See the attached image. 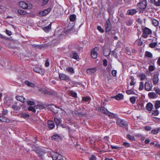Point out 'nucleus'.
Masks as SVG:
<instances>
[{
  "label": "nucleus",
  "instance_id": "f257e3e1",
  "mask_svg": "<svg viewBox=\"0 0 160 160\" xmlns=\"http://www.w3.org/2000/svg\"><path fill=\"white\" fill-rule=\"evenodd\" d=\"M116 123L120 127H124L128 129V123L127 122L121 119L118 118L116 121Z\"/></svg>",
  "mask_w": 160,
  "mask_h": 160
},
{
  "label": "nucleus",
  "instance_id": "f03ea898",
  "mask_svg": "<svg viewBox=\"0 0 160 160\" xmlns=\"http://www.w3.org/2000/svg\"><path fill=\"white\" fill-rule=\"evenodd\" d=\"M142 31L143 32L142 37L144 38H147L148 35L152 33V30L147 27L142 28Z\"/></svg>",
  "mask_w": 160,
  "mask_h": 160
},
{
  "label": "nucleus",
  "instance_id": "7ed1b4c3",
  "mask_svg": "<svg viewBox=\"0 0 160 160\" xmlns=\"http://www.w3.org/2000/svg\"><path fill=\"white\" fill-rule=\"evenodd\" d=\"M50 155L52 157L53 160H62V156L58 153L52 152L50 153Z\"/></svg>",
  "mask_w": 160,
  "mask_h": 160
},
{
  "label": "nucleus",
  "instance_id": "20e7f679",
  "mask_svg": "<svg viewBox=\"0 0 160 160\" xmlns=\"http://www.w3.org/2000/svg\"><path fill=\"white\" fill-rule=\"evenodd\" d=\"M19 5L20 7L23 9H29L32 8V5L31 4L23 1L19 2Z\"/></svg>",
  "mask_w": 160,
  "mask_h": 160
},
{
  "label": "nucleus",
  "instance_id": "39448f33",
  "mask_svg": "<svg viewBox=\"0 0 160 160\" xmlns=\"http://www.w3.org/2000/svg\"><path fill=\"white\" fill-rule=\"evenodd\" d=\"M59 77L62 80H64L66 82H69L70 81L69 77L64 73H59Z\"/></svg>",
  "mask_w": 160,
  "mask_h": 160
},
{
  "label": "nucleus",
  "instance_id": "423d86ee",
  "mask_svg": "<svg viewBox=\"0 0 160 160\" xmlns=\"http://www.w3.org/2000/svg\"><path fill=\"white\" fill-rule=\"evenodd\" d=\"M147 1L146 0H143L141 2L138 3L137 4V7L138 8L142 9H144L147 6Z\"/></svg>",
  "mask_w": 160,
  "mask_h": 160
},
{
  "label": "nucleus",
  "instance_id": "0eeeda50",
  "mask_svg": "<svg viewBox=\"0 0 160 160\" xmlns=\"http://www.w3.org/2000/svg\"><path fill=\"white\" fill-rule=\"evenodd\" d=\"M49 109L54 113L56 114L59 111L60 108L54 105H51L49 107Z\"/></svg>",
  "mask_w": 160,
  "mask_h": 160
},
{
  "label": "nucleus",
  "instance_id": "6e6552de",
  "mask_svg": "<svg viewBox=\"0 0 160 160\" xmlns=\"http://www.w3.org/2000/svg\"><path fill=\"white\" fill-rule=\"evenodd\" d=\"M98 47H96L91 51V56L93 58H96L98 56V54L97 52V50L98 49Z\"/></svg>",
  "mask_w": 160,
  "mask_h": 160
},
{
  "label": "nucleus",
  "instance_id": "1a4fd4ad",
  "mask_svg": "<svg viewBox=\"0 0 160 160\" xmlns=\"http://www.w3.org/2000/svg\"><path fill=\"white\" fill-rule=\"evenodd\" d=\"M110 18H109L108 20L106 21V23L105 24V27L106 29V32L109 33L110 31V21L109 20Z\"/></svg>",
  "mask_w": 160,
  "mask_h": 160
},
{
  "label": "nucleus",
  "instance_id": "9d476101",
  "mask_svg": "<svg viewBox=\"0 0 160 160\" xmlns=\"http://www.w3.org/2000/svg\"><path fill=\"white\" fill-rule=\"evenodd\" d=\"M152 80L153 84L154 85H156L159 80L158 75V74H154L153 76Z\"/></svg>",
  "mask_w": 160,
  "mask_h": 160
},
{
  "label": "nucleus",
  "instance_id": "9b49d317",
  "mask_svg": "<svg viewBox=\"0 0 160 160\" xmlns=\"http://www.w3.org/2000/svg\"><path fill=\"white\" fill-rule=\"evenodd\" d=\"M145 89L148 91H151L152 89V86L148 82H146L145 83Z\"/></svg>",
  "mask_w": 160,
  "mask_h": 160
},
{
  "label": "nucleus",
  "instance_id": "f8f14e48",
  "mask_svg": "<svg viewBox=\"0 0 160 160\" xmlns=\"http://www.w3.org/2000/svg\"><path fill=\"white\" fill-rule=\"evenodd\" d=\"M51 11V9L50 8H48V9L43 10L42 11L40 12V14L42 16H45L47 14Z\"/></svg>",
  "mask_w": 160,
  "mask_h": 160
},
{
  "label": "nucleus",
  "instance_id": "ddd939ff",
  "mask_svg": "<svg viewBox=\"0 0 160 160\" xmlns=\"http://www.w3.org/2000/svg\"><path fill=\"white\" fill-rule=\"evenodd\" d=\"M153 107L152 104L150 102H149L147 104L145 108L148 111H151Z\"/></svg>",
  "mask_w": 160,
  "mask_h": 160
},
{
  "label": "nucleus",
  "instance_id": "4468645a",
  "mask_svg": "<svg viewBox=\"0 0 160 160\" xmlns=\"http://www.w3.org/2000/svg\"><path fill=\"white\" fill-rule=\"evenodd\" d=\"M0 120L2 122L8 123L10 122V120L8 119L7 118L3 115L0 116Z\"/></svg>",
  "mask_w": 160,
  "mask_h": 160
},
{
  "label": "nucleus",
  "instance_id": "2eb2a0df",
  "mask_svg": "<svg viewBox=\"0 0 160 160\" xmlns=\"http://www.w3.org/2000/svg\"><path fill=\"white\" fill-rule=\"evenodd\" d=\"M34 70L35 72L41 75H43L44 74V71L42 69L35 68L34 69Z\"/></svg>",
  "mask_w": 160,
  "mask_h": 160
},
{
  "label": "nucleus",
  "instance_id": "dca6fc26",
  "mask_svg": "<svg viewBox=\"0 0 160 160\" xmlns=\"http://www.w3.org/2000/svg\"><path fill=\"white\" fill-rule=\"evenodd\" d=\"M116 99L118 100H122L123 99V95L121 93H119L117 95L114 97ZM112 98L114 97H112Z\"/></svg>",
  "mask_w": 160,
  "mask_h": 160
},
{
  "label": "nucleus",
  "instance_id": "f3484780",
  "mask_svg": "<svg viewBox=\"0 0 160 160\" xmlns=\"http://www.w3.org/2000/svg\"><path fill=\"white\" fill-rule=\"evenodd\" d=\"M96 70V69L95 68H89L87 70V72L88 73L91 74L94 73Z\"/></svg>",
  "mask_w": 160,
  "mask_h": 160
},
{
  "label": "nucleus",
  "instance_id": "a211bd4d",
  "mask_svg": "<svg viewBox=\"0 0 160 160\" xmlns=\"http://www.w3.org/2000/svg\"><path fill=\"white\" fill-rule=\"evenodd\" d=\"M66 71L71 74H73L74 73V70L73 68L71 67H68L66 68Z\"/></svg>",
  "mask_w": 160,
  "mask_h": 160
},
{
  "label": "nucleus",
  "instance_id": "6ab92c4d",
  "mask_svg": "<svg viewBox=\"0 0 160 160\" xmlns=\"http://www.w3.org/2000/svg\"><path fill=\"white\" fill-rule=\"evenodd\" d=\"M48 125L51 129L55 127V124L52 121H48Z\"/></svg>",
  "mask_w": 160,
  "mask_h": 160
},
{
  "label": "nucleus",
  "instance_id": "aec40b11",
  "mask_svg": "<svg viewBox=\"0 0 160 160\" xmlns=\"http://www.w3.org/2000/svg\"><path fill=\"white\" fill-rule=\"evenodd\" d=\"M148 96L151 98H154L157 97V95L154 92H149L148 94Z\"/></svg>",
  "mask_w": 160,
  "mask_h": 160
},
{
  "label": "nucleus",
  "instance_id": "412c9836",
  "mask_svg": "<svg viewBox=\"0 0 160 160\" xmlns=\"http://www.w3.org/2000/svg\"><path fill=\"white\" fill-rule=\"evenodd\" d=\"M16 98L17 100L21 102H25V98L22 96H17L16 97Z\"/></svg>",
  "mask_w": 160,
  "mask_h": 160
},
{
  "label": "nucleus",
  "instance_id": "4be33fe9",
  "mask_svg": "<svg viewBox=\"0 0 160 160\" xmlns=\"http://www.w3.org/2000/svg\"><path fill=\"white\" fill-rule=\"evenodd\" d=\"M52 139L56 141H59L61 140V138L58 135H54L52 136Z\"/></svg>",
  "mask_w": 160,
  "mask_h": 160
},
{
  "label": "nucleus",
  "instance_id": "5701e85b",
  "mask_svg": "<svg viewBox=\"0 0 160 160\" xmlns=\"http://www.w3.org/2000/svg\"><path fill=\"white\" fill-rule=\"evenodd\" d=\"M118 118V116L117 114L111 112V119H113L116 121Z\"/></svg>",
  "mask_w": 160,
  "mask_h": 160
},
{
  "label": "nucleus",
  "instance_id": "b1692460",
  "mask_svg": "<svg viewBox=\"0 0 160 160\" xmlns=\"http://www.w3.org/2000/svg\"><path fill=\"white\" fill-rule=\"evenodd\" d=\"M137 11L134 9L128 10L127 12V14L129 15H133L136 13Z\"/></svg>",
  "mask_w": 160,
  "mask_h": 160
},
{
  "label": "nucleus",
  "instance_id": "393cba45",
  "mask_svg": "<svg viewBox=\"0 0 160 160\" xmlns=\"http://www.w3.org/2000/svg\"><path fill=\"white\" fill-rule=\"evenodd\" d=\"M25 83L29 87H34V84L28 81H26Z\"/></svg>",
  "mask_w": 160,
  "mask_h": 160
},
{
  "label": "nucleus",
  "instance_id": "a878e982",
  "mask_svg": "<svg viewBox=\"0 0 160 160\" xmlns=\"http://www.w3.org/2000/svg\"><path fill=\"white\" fill-rule=\"evenodd\" d=\"M100 111L104 113L105 114H107L108 113H109V112H108L107 110L105 108L103 107H101L100 108ZM108 115L109 116V113H108Z\"/></svg>",
  "mask_w": 160,
  "mask_h": 160
},
{
  "label": "nucleus",
  "instance_id": "bb28decb",
  "mask_svg": "<svg viewBox=\"0 0 160 160\" xmlns=\"http://www.w3.org/2000/svg\"><path fill=\"white\" fill-rule=\"evenodd\" d=\"M51 24L52 23H50L48 26L44 27L43 30L46 32H48L51 29Z\"/></svg>",
  "mask_w": 160,
  "mask_h": 160
},
{
  "label": "nucleus",
  "instance_id": "cd10ccee",
  "mask_svg": "<svg viewBox=\"0 0 160 160\" xmlns=\"http://www.w3.org/2000/svg\"><path fill=\"white\" fill-rule=\"evenodd\" d=\"M18 12L21 15H25L27 14L26 11L21 9H18Z\"/></svg>",
  "mask_w": 160,
  "mask_h": 160
},
{
  "label": "nucleus",
  "instance_id": "c85d7f7f",
  "mask_svg": "<svg viewBox=\"0 0 160 160\" xmlns=\"http://www.w3.org/2000/svg\"><path fill=\"white\" fill-rule=\"evenodd\" d=\"M54 121L56 123V124L57 125H60L61 123V120L60 119H58L57 118H55Z\"/></svg>",
  "mask_w": 160,
  "mask_h": 160
},
{
  "label": "nucleus",
  "instance_id": "c756f323",
  "mask_svg": "<svg viewBox=\"0 0 160 160\" xmlns=\"http://www.w3.org/2000/svg\"><path fill=\"white\" fill-rule=\"evenodd\" d=\"M76 19V15L73 14L71 15L70 16L69 19L70 21L73 22Z\"/></svg>",
  "mask_w": 160,
  "mask_h": 160
},
{
  "label": "nucleus",
  "instance_id": "7c9ffc66",
  "mask_svg": "<svg viewBox=\"0 0 160 160\" xmlns=\"http://www.w3.org/2000/svg\"><path fill=\"white\" fill-rule=\"evenodd\" d=\"M16 104H13L12 105V108L15 110H19L20 109V107L17 105V103Z\"/></svg>",
  "mask_w": 160,
  "mask_h": 160
},
{
  "label": "nucleus",
  "instance_id": "2f4dec72",
  "mask_svg": "<svg viewBox=\"0 0 160 160\" xmlns=\"http://www.w3.org/2000/svg\"><path fill=\"white\" fill-rule=\"evenodd\" d=\"M110 54V49H104V54L105 56H108Z\"/></svg>",
  "mask_w": 160,
  "mask_h": 160
},
{
  "label": "nucleus",
  "instance_id": "473e14b6",
  "mask_svg": "<svg viewBox=\"0 0 160 160\" xmlns=\"http://www.w3.org/2000/svg\"><path fill=\"white\" fill-rule=\"evenodd\" d=\"M155 108L158 109L160 107V101H157L156 102L155 104L154 105Z\"/></svg>",
  "mask_w": 160,
  "mask_h": 160
},
{
  "label": "nucleus",
  "instance_id": "72a5a7b5",
  "mask_svg": "<svg viewBox=\"0 0 160 160\" xmlns=\"http://www.w3.org/2000/svg\"><path fill=\"white\" fill-rule=\"evenodd\" d=\"M145 54L146 56L148 58H152V54L149 52L146 51Z\"/></svg>",
  "mask_w": 160,
  "mask_h": 160
},
{
  "label": "nucleus",
  "instance_id": "f704fd0d",
  "mask_svg": "<svg viewBox=\"0 0 160 160\" xmlns=\"http://www.w3.org/2000/svg\"><path fill=\"white\" fill-rule=\"evenodd\" d=\"M36 109L35 108V106L34 107L30 106L28 108V110L29 111H32L33 112L35 113L36 112Z\"/></svg>",
  "mask_w": 160,
  "mask_h": 160
},
{
  "label": "nucleus",
  "instance_id": "c9c22d12",
  "mask_svg": "<svg viewBox=\"0 0 160 160\" xmlns=\"http://www.w3.org/2000/svg\"><path fill=\"white\" fill-rule=\"evenodd\" d=\"M152 115L154 116H157L159 114V112L157 109L155 110H152Z\"/></svg>",
  "mask_w": 160,
  "mask_h": 160
},
{
  "label": "nucleus",
  "instance_id": "e433bc0d",
  "mask_svg": "<svg viewBox=\"0 0 160 160\" xmlns=\"http://www.w3.org/2000/svg\"><path fill=\"white\" fill-rule=\"evenodd\" d=\"M72 58L75 59H76L77 60H78V59H79V57L78 56V55L75 52H73V57Z\"/></svg>",
  "mask_w": 160,
  "mask_h": 160
},
{
  "label": "nucleus",
  "instance_id": "4c0bfd02",
  "mask_svg": "<svg viewBox=\"0 0 160 160\" xmlns=\"http://www.w3.org/2000/svg\"><path fill=\"white\" fill-rule=\"evenodd\" d=\"M136 42H137V44L139 46L142 45L143 43V42L141 39L137 40Z\"/></svg>",
  "mask_w": 160,
  "mask_h": 160
},
{
  "label": "nucleus",
  "instance_id": "58836bf2",
  "mask_svg": "<svg viewBox=\"0 0 160 160\" xmlns=\"http://www.w3.org/2000/svg\"><path fill=\"white\" fill-rule=\"evenodd\" d=\"M131 82L130 83V86H132L135 84V82H134V78L133 76L131 77Z\"/></svg>",
  "mask_w": 160,
  "mask_h": 160
},
{
  "label": "nucleus",
  "instance_id": "ea45409f",
  "mask_svg": "<svg viewBox=\"0 0 160 160\" xmlns=\"http://www.w3.org/2000/svg\"><path fill=\"white\" fill-rule=\"evenodd\" d=\"M45 154V152L43 151H40L38 152V154L40 158L42 159L43 158V156Z\"/></svg>",
  "mask_w": 160,
  "mask_h": 160
},
{
  "label": "nucleus",
  "instance_id": "a19ab883",
  "mask_svg": "<svg viewBox=\"0 0 160 160\" xmlns=\"http://www.w3.org/2000/svg\"><path fill=\"white\" fill-rule=\"evenodd\" d=\"M125 50L126 53L128 55L131 54V52L129 48L128 47H126L125 48Z\"/></svg>",
  "mask_w": 160,
  "mask_h": 160
},
{
  "label": "nucleus",
  "instance_id": "79ce46f5",
  "mask_svg": "<svg viewBox=\"0 0 160 160\" xmlns=\"http://www.w3.org/2000/svg\"><path fill=\"white\" fill-rule=\"evenodd\" d=\"M152 23L154 26H157L159 24V22L158 21L156 20H153L152 21Z\"/></svg>",
  "mask_w": 160,
  "mask_h": 160
},
{
  "label": "nucleus",
  "instance_id": "37998d69",
  "mask_svg": "<svg viewBox=\"0 0 160 160\" xmlns=\"http://www.w3.org/2000/svg\"><path fill=\"white\" fill-rule=\"evenodd\" d=\"M130 100L132 104H134L136 102V98L134 97H132L130 98Z\"/></svg>",
  "mask_w": 160,
  "mask_h": 160
},
{
  "label": "nucleus",
  "instance_id": "c03bdc74",
  "mask_svg": "<svg viewBox=\"0 0 160 160\" xmlns=\"http://www.w3.org/2000/svg\"><path fill=\"white\" fill-rule=\"evenodd\" d=\"M35 108L37 109H42L44 108V107L43 105H35Z\"/></svg>",
  "mask_w": 160,
  "mask_h": 160
},
{
  "label": "nucleus",
  "instance_id": "a18cd8bd",
  "mask_svg": "<svg viewBox=\"0 0 160 160\" xmlns=\"http://www.w3.org/2000/svg\"><path fill=\"white\" fill-rule=\"evenodd\" d=\"M159 131L158 128H155L154 129L152 130L151 131V133L153 134H155L157 133Z\"/></svg>",
  "mask_w": 160,
  "mask_h": 160
},
{
  "label": "nucleus",
  "instance_id": "49530a36",
  "mask_svg": "<svg viewBox=\"0 0 160 160\" xmlns=\"http://www.w3.org/2000/svg\"><path fill=\"white\" fill-rule=\"evenodd\" d=\"M132 23L133 21L131 20H128L126 22V24L128 26H131L132 24Z\"/></svg>",
  "mask_w": 160,
  "mask_h": 160
},
{
  "label": "nucleus",
  "instance_id": "de8ad7c7",
  "mask_svg": "<svg viewBox=\"0 0 160 160\" xmlns=\"http://www.w3.org/2000/svg\"><path fill=\"white\" fill-rule=\"evenodd\" d=\"M144 88L143 82H140V86L139 88V90H142Z\"/></svg>",
  "mask_w": 160,
  "mask_h": 160
},
{
  "label": "nucleus",
  "instance_id": "09e8293b",
  "mask_svg": "<svg viewBox=\"0 0 160 160\" xmlns=\"http://www.w3.org/2000/svg\"><path fill=\"white\" fill-rule=\"evenodd\" d=\"M126 92L128 95L134 94V92L133 90H127L126 91Z\"/></svg>",
  "mask_w": 160,
  "mask_h": 160
},
{
  "label": "nucleus",
  "instance_id": "8fccbe9b",
  "mask_svg": "<svg viewBox=\"0 0 160 160\" xmlns=\"http://www.w3.org/2000/svg\"><path fill=\"white\" fill-rule=\"evenodd\" d=\"M111 55L112 56H113V57L114 58H118V57L117 54L115 51H112L111 52Z\"/></svg>",
  "mask_w": 160,
  "mask_h": 160
},
{
  "label": "nucleus",
  "instance_id": "3c124183",
  "mask_svg": "<svg viewBox=\"0 0 160 160\" xmlns=\"http://www.w3.org/2000/svg\"><path fill=\"white\" fill-rule=\"evenodd\" d=\"M148 69L150 71H152L155 69V67L153 65H151L149 66Z\"/></svg>",
  "mask_w": 160,
  "mask_h": 160
},
{
  "label": "nucleus",
  "instance_id": "603ef678",
  "mask_svg": "<svg viewBox=\"0 0 160 160\" xmlns=\"http://www.w3.org/2000/svg\"><path fill=\"white\" fill-rule=\"evenodd\" d=\"M157 43L156 42H154L153 43H151L149 45L150 47L151 48H154L157 45Z\"/></svg>",
  "mask_w": 160,
  "mask_h": 160
},
{
  "label": "nucleus",
  "instance_id": "864d4df0",
  "mask_svg": "<svg viewBox=\"0 0 160 160\" xmlns=\"http://www.w3.org/2000/svg\"><path fill=\"white\" fill-rule=\"evenodd\" d=\"M70 93L71 94V95L74 97V98H76L77 97V94L75 92H74L72 91H71L70 92Z\"/></svg>",
  "mask_w": 160,
  "mask_h": 160
},
{
  "label": "nucleus",
  "instance_id": "5fc2aeb1",
  "mask_svg": "<svg viewBox=\"0 0 160 160\" xmlns=\"http://www.w3.org/2000/svg\"><path fill=\"white\" fill-rule=\"evenodd\" d=\"M112 74L113 77H116L117 73V71L116 70H112L111 72Z\"/></svg>",
  "mask_w": 160,
  "mask_h": 160
},
{
  "label": "nucleus",
  "instance_id": "6e6d98bb",
  "mask_svg": "<svg viewBox=\"0 0 160 160\" xmlns=\"http://www.w3.org/2000/svg\"><path fill=\"white\" fill-rule=\"evenodd\" d=\"M58 112H59L61 114V115L62 116L64 115L66 113L61 108H60Z\"/></svg>",
  "mask_w": 160,
  "mask_h": 160
},
{
  "label": "nucleus",
  "instance_id": "4d7b16f0",
  "mask_svg": "<svg viewBox=\"0 0 160 160\" xmlns=\"http://www.w3.org/2000/svg\"><path fill=\"white\" fill-rule=\"evenodd\" d=\"M91 98L89 97H85L82 98V100L85 102H88L90 100Z\"/></svg>",
  "mask_w": 160,
  "mask_h": 160
},
{
  "label": "nucleus",
  "instance_id": "13d9d810",
  "mask_svg": "<svg viewBox=\"0 0 160 160\" xmlns=\"http://www.w3.org/2000/svg\"><path fill=\"white\" fill-rule=\"evenodd\" d=\"M127 138L131 140H135L134 137L133 136H131L129 135H127Z\"/></svg>",
  "mask_w": 160,
  "mask_h": 160
},
{
  "label": "nucleus",
  "instance_id": "bf43d9fd",
  "mask_svg": "<svg viewBox=\"0 0 160 160\" xmlns=\"http://www.w3.org/2000/svg\"><path fill=\"white\" fill-rule=\"evenodd\" d=\"M139 77L141 80H143L146 78V76L144 74H141L140 75Z\"/></svg>",
  "mask_w": 160,
  "mask_h": 160
},
{
  "label": "nucleus",
  "instance_id": "052dcab7",
  "mask_svg": "<svg viewBox=\"0 0 160 160\" xmlns=\"http://www.w3.org/2000/svg\"><path fill=\"white\" fill-rule=\"evenodd\" d=\"M154 2V5L157 6V7H159L160 6V1L158 0V1H155Z\"/></svg>",
  "mask_w": 160,
  "mask_h": 160
},
{
  "label": "nucleus",
  "instance_id": "680f3d73",
  "mask_svg": "<svg viewBox=\"0 0 160 160\" xmlns=\"http://www.w3.org/2000/svg\"><path fill=\"white\" fill-rule=\"evenodd\" d=\"M97 29L102 33L104 32V31L103 29L100 26H98L97 27Z\"/></svg>",
  "mask_w": 160,
  "mask_h": 160
},
{
  "label": "nucleus",
  "instance_id": "e2e57ef3",
  "mask_svg": "<svg viewBox=\"0 0 160 160\" xmlns=\"http://www.w3.org/2000/svg\"><path fill=\"white\" fill-rule=\"evenodd\" d=\"M22 117L25 118L26 117H29L30 116L29 114L26 113H22L21 114Z\"/></svg>",
  "mask_w": 160,
  "mask_h": 160
},
{
  "label": "nucleus",
  "instance_id": "0e129e2a",
  "mask_svg": "<svg viewBox=\"0 0 160 160\" xmlns=\"http://www.w3.org/2000/svg\"><path fill=\"white\" fill-rule=\"evenodd\" d=\"M28 104V105H32L35 104V103L34 102L31 101H28L27 102Z\"/></svg>",
  "mask_w": 160,
  "mask_h": 160
},
{
  "label": "nucleus",
  "instance_id": "69168bd1",
  "mask_svg": "<svg viewBox=\"0 0 160 160\" xmlns=\"http://www.w3.org/2000/svg\"><path fill=\"white\" fill-rule=\"evenodd\" d=\"M90 160H96V157L92 155L91 156V157L89 158Z\"/></svg>",
  "mask_w": 160,
  "mask_h": 160
},
{
  "label": "nucleus",
  "instance_id": "338daca9",
  "mask_svg": "<svg viewBox=\"0 0 160 160\" xmlns=\"http://www.w3.org/2000/svg\"><path fill=\"white\" fill-rule=\"evenodd\" d=\"M6 32L7 34L9 36L11 35L12 34V32L11 31H9L7 29L6 30Z\"/></svg>",
  "mask_w": 160,
  "mask_h": 160
},
{
  "label": "nucleus",
  "instance_id": "774afa93",
  "mask_svg": "<svg viewBox=\"0 0 160 160\" xmlns=\"http://www.w3.org/2000/svg\"><path fill=\"white\" fill-rule=\"evenodd\" d=\"M123 146L127 147H129L130 146L129 143L127 142H123Z\"/></svg>",
  "mask_w": 160,
  "mask_h": 160
}]
</instances>
